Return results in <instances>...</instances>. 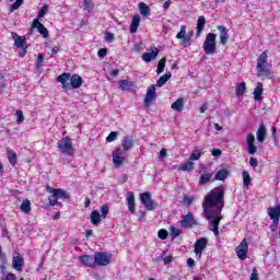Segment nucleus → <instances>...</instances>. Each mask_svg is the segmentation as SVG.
Masks as SVG:
<instances>
[{
  "label": "nucleus",
  "mask_w": 280,
  "mask_h": 280,
  "mask_svg": "<svg viewBox=\"0 0 280 280\" xmlns=\"http://www.w3.org/2000/svg\"><path fill=\"white\" fill-rule=\"evenodd\" d=\"M203 218L209 222V231L218 237L220 235V222L222 220V209H224V188L215 187L208 192L202 201Z\"/></svg>",
  "instance_id": "nucleus-1"
},
{
  "label": "nucleus",
  "mask_w": 280,
  "mask_h": 280,
  "mask_svg": "<svg viewBox=\"0 0 280 280\" xmlns=\"http://www.w3.org/2000/svg\"><path fill=\"white\" fill-rule=\"evenodd\" d=\"M257 77L267 78V80H275V73L268 65V54L266 51L261 52L257 59L256 66Z\"/></svg>",
  "instance_id": "nucleus-2"
},
{
  "label": "nucleus",
  "mask_w": 280,
  "mask_h": 280,
  "mask_svg": "<svg viewBox=\"0 0 280 280\" xmlns=\"http://www.w3.org/2000/svg\"><path fill=\"white\" fill-rule=\"evenodd\" d=\"M59 148V152L61 154H67L68 156H73L75 150L73 149V141H71V138L65 137L59 140L57 143Z\"/></svg>",
  "instance_id": "nucleus-3"
},
{
  "label": "nucleus",
  "mask_w": 280,
  "mask_h": 280,
  "mask_svg": "<svg viewBox=\"0 0 280 280\" xmlns=\"http://www.w3.org/2000/svg\"><path fill=\"white\" fill-rule=\"evenodd\" d=\"M215 38H218V35L214 33H209L206 36L203 42V51L207 54V56H213V54H215V49H218Z\"/></svg>",
  "instance_id": "nucleus-4"
},
{
  "label": "nucleus",
  "mask_w": 280,
  "mask_h": 280,
  "mask_svg": "<svg viewBox=\"0 0 280 280\" xmlns=\"http://www.w3.org/2000/svg\"><path fill=\"white\" fill-rule=\"evenodd\" d=\"M113 260V255L104 252H97L94 254V261L96 266H108Z\"/></svg>",
  "instance_id": "nucleus-5"
},
{
  "label": "nucleus",
  "mask_w": 280,
  "mask_h": 280,
  "mask_svg": "<svg viewBox=\"0 0 280 280\" xmlns=\"http://www.w3.org/2000/svg\"><path fill=\"white\" fill-rule=\"evenodd\" d=\"M140 202L147 209V211H154L156 209V203L152 200L150 192L140 194Z\"/></svg>",
  "instance_id": "nucleus-6"
},
{
  "label": "nucleus",
  "mask_w": 280,
  "mask_h": 280,
  "mask_svg": "<svg viewBox=\"0 0 280 280\" xmlns=\"http://www.w3.org/2000/svg\"><path fill=\"white\" fill-rule=\"evenodd\" d=\"M245 150L250 156L257 154V145H255V135L247 133L245 140Z\"/></svg>",
  "instance_id": "nucleus-7"
},
{
  "label": "nucleus",
  "mask_w": 280,
  "mask_h": 280,
  "mask_svg": "<svg viewBox=\"0 0 280 280\" xmlns=\"http://www.w3.org/2000/svg\"><path fill=\"white\" fill-rule=\"evenodd\" d=\"M182 229H194L198 224V221L194 218L192 212H188L179 222Z\"/></svg>",
  "instance_id": "nucleus-8"
},
{
  "label": "nucleus",
  "mask_w": 280,
  "mask_h": 280,
  "mask_svg": "<svg viewBox=\"0 0 280 280\" xmlns=\"http://www.w3.org/2000/svg\"><path fill=\"white\" fill-rule=\"evenodd\" d=\"M236 255L241 261L246 259V255H248V242L244 238L240 245L236 247Z\"/></svg>",
  "instance_id": "nucleus-9"
},
{
  "label": "nucleus",
  "mask_w": 280,
  "mask_h": 280,
  "mask_svg": "<svg viewBox=\"0 0 280 280\" xmlns=\"http://www.w3.org/2000/svg\"><path fill=\"white\" fill-rule=\"evenodd\" d=\"M12 34V38L14 40V45L15 47H19L20 49H23V55L27 54V42L25 40L24 36H20L16 33H11Z\"/></svg>",
  "instance_id": "nucleus-10"
},
{
  "label": "nucleus",
  "mask_w": 280,
  "mask_h": 280,
  "mask_svg": "<svg viewBox=\"0 0 280 280\" xmlns=\"http://www.w3.org/2000/svg\"><path fill=\"white\" fill-rule=\"evenodd\" d=\"M126 161L124 158V149L118 148L113 152V163L116 167H121Z\"/></svg>",
  "instance_id": "nucleus-11"
},
{
  "label": "nucleus",
  "mask_w": 280,
  "mask_h": 280,
  "mask_svg": "<svg viewBox=\"0 0 280 280\" xmlns=\"http://www.w3.org/2000/svg\"><path fill=\"white\" fill-rule=\"evenodd\" d=\"M154 100H156V88L154 85H151L147 90L144 106L148 108V106L152 105V102H154Z\"/></svg>",
  "instance_id": "nucleus-12"
},
{
  "label": "nucleus",
  "mask_w": 280,
  "mask_h": 280,
  "mask_svg": "<svg viewBox=\"0 0 280 280\" xmlns=\"http://www.w3.org/2000/svg\"><path fill=\"white\" fill-rule=\"evenodd\" d=\"M205 248H207V238L201 237L197 240L195 243V255H197L199 259L202 257V250H205Z\"/></svg>",
  "instance_id": "nucleus-13"
},
{
  "label": "nucleus",
  "mask_w": 280,
  "mask_h": 280,
  "mask_svg": "<svg viewBox=\"0 0 280 280\" xmlns=\"http://www.w3.org/2000/svg\"><path fill=\"white\" fill-rule=\"evenodd\" d=\"M71 74L70 73H62L59 77H57V82H59L62 85V89L66 91L71 89Z\"/></svg>",
  "instance_id": "nucleus-14"
},
{
  "label": "nucleus",
  "mask_w": 280,
  "mask_h": 280,
  "mask_svg": "<svg viewBox=\"0 0 280 280\" xmlns=\"http://www.w3.org/2000/svg\"><path fill=\"white\" fill-rule=\"evenodd\" d=\"M24 264H25V261L21 257V254L14 253L13 259H12V266H13L14 270H18L19 272H21V270H23Z\"/></svg>",
  "instance_id": "nucleus-15"
},
{
  "label": "nucleus",
  "mask_w": 280,
  "mask_h": 280,
  "mask_svg": "<svg viewBox=\"0 0 280 280\" xmlns=\"http://www.w3.org/2000/svg\"><path fill=\"white\" fill-rule=\"evenodd\" d=\"M32 27H35L45 38H49V31H47V27H45V25H43V23H40L38 19H35L33 21Z\"/></svg>",
  "instance_id": "nucleus-16"
},
{
  "label": "nucleus",
  "mask_w": 280,
  "mask_h": 280,
  "mask_svg": "<svg viewBox=\"0 0 280 280\" xmlns=\"http://www.w3.org/2000/svg\"><path fill=\"white\" fill-rule=\"evenodd\" d=\"M156 56H159V48L153 47L150 52H144L142 55V60L144 62H152V60H156Z\"/></svg>",
  "instance_id": "nucleus-17"
},
{
  "label": "nucleus",
  "mask_w": 280,
  "mask_h": 280,
  "mask_svg": "<svg viewBox=\"0 0 280 280\" xmlns=\"http://www.w3.org/2000/svg\"><path fill=\"white\" fill-rule=\"evenodd\" d=\"M268 130L266 129V125L260 124L258 130L256 132V138L258 143H264L266 141V135Z\"/></svg>",
  "instance_id": "nucleus-18"
},
{
  "label": "nucleus",
  "mask_w": 280,
  "mask_h": 280,
  "mask_svg": "<svg viewBox=\"0 0 280 280\" xmlns=\"http://www.w3.org/2000/svg\"><path fill=\"white\" fill-rule=\"evenodd\" d=\"M48 191H54L57 195L58 200H69L71 196L62 188H48Z\"/></svg>",
  "instance_id": "nucleus-19"
},
{
  "label": "nucleus",
  "mask_w": 280,
  "mask_h": 280,
  "mask_svg": "<svg viewBox=\"0 0 280 280\" xmlns=\"http://www.w3.org/2000/svg\"><path fill=\"white\" fill-rule=\"evenodd\" d=\"M127 207L132 214L137 213L135 203V192L132 191H129L127 194Z\"/></svg>",
  "instance_id": "nucleus-20"
},
{
  "label": "nucleus",
  "mask_w": 280,
  "mask_h": 280,
  "mask_svg": "<svg viewBox=\"0 0 280 280\" xmlns=\"http://www.w3.org/2000/svg\"><path fill=\"white\" fill-rule=\"evenodd\" d=\"M267 213H268L270 220H279L280 219V205H277L276 207H269L267 209Z\"/></svg>",
  "instance_id": "nucleus-21"
},
{
  "label": "nucleus",
  "mask_w": 280,
  "mask_h": 280,
  "mask_svg": "<svg viewBox=\"0 0 280 280\" xmlns=\"http://www.w3.org/2000/svg\"><path fill=\"white\" fill-rule=\"evenodd\" d=\"M217 30L220 32V43L221 45H226L229 43V33L226 32V28L222 25L217 26Z\"/></svg>",
  "instance_id": "nucleus-22"
},
{
  "label": "nucleus",
  "mask_w": 280,
  "mask_h": 280,
  "mask_svg": "<svg viewBox=\"0 0 280 280\" xmlns=\"http://www.w3.org/2000/svg\"><path fill=\"white\" fill-rule=\"evenodd\" d=\"M140 24H141V16L140 15H133V18L131 20V25H130L131 34H137V30H139Z\"/></svg>",
  "instance_id": "nucleus-23"
},
{
  "label": "nucleus",
  "mask_w": 280,
  "mask_h": 280,
  "mask_svg": "<svg viewBox=\"0 0 280 280\" xmlns=\"http://www.w3.org/2000/svg\"><path fill=\"white\" fill-rule=\"evenodd\" d=\"M261 95H264V83L258 82L254 90L255 102H259L261 100Z\"/></svg>",
  "instance_id": "nucleus-24"
},
{
  "label": "nucleus",
  "mask_w": 280,
  "mask_h": 280,
  "mask_svg": "<svg viewBox=\"0 0 280 280\" xmlns=\"http://www.w3.org/2000/svg\"><path fill=\"white\" fill-rule=\"evenodd\" d=\"M70 86L72 89H80L82 86V77L78 74L70 75Z\"/></svg>",
  "instance_id": "nucleus-25"
},
{
  "label": "nucleus",
  "mask_w": 280,
  "mask_h": 280,
  "mask_svg": "<svg viewBox=\"0 0 280 280\" xmlns=\"http://www.w3.org/2000/svg\"><path fill=\"white\" fill-rule=\"evenodd\" d=\"M90 220L94 226H97L98 224H102V214H100V211L93 210L90 215Z\"/></svg>",
  "instance_id": "nucleus-26"
},
{
  "label": "nucleus",
  "mask_w": 280,
  "mask_h": 280,
  "mask_svg": "<svg viewBox=\"0 0 280 280\" xmlns=\"http://www.w3.org/2000/svg\"><path fill=\"white\" fill-rule=\"evenodd\" d=\"M205 25H207V19H205V15H201L197 20V36H200L202 34Z\"/></svg>",
  "instance_id": "nucleus-27"
},
{
  "label": "nucleus",
  "mask_w": 280,
  "mask_h": 280,
  "mask_svg": "<svg viewBox=\"0 0 280 280\" xmlns=\"http://www.w3.org/2000/svg\"><path fill=\"white\" fill-rule=\"evenodd\" d=\"M7 156H8V159H9V163H10L11 165H13V166L16 165V163H18V158H16V152H14V150L8 148V149H7Z\"/></svg>",
  "instance_id": "nucleus-28"
},
{
  "label": "nucleus",
  "mask_w": 280,
  "mask_h": 280,
  "mask_svg": "<svg viewBox=\"0 0 280 280\" xmlns=\"http://www.w3.org/2000/svg\"><path fill=\"white\" fill-rule=\"evenodd\" d=\"M185 107V101L183 98H178L176 102H174L171 106L173 110H176V113H180L183 108Z\"/></svg>",
  "instance_id": "nucleus-29"
},
{
  "label": "nucleus",
  "mask_w": 280,
  "mask_h": 280,
  "mask_svg": "<svg viewBox=\"0 0 280 280\" xmlns=\"http://www.w3.org/2000/svg\"><path fill=\"white\" fill-rule=\"evenodd\" d=\"M23 213H30L32 211V202L28 199H24L20 206Z\"/></svg>",
  "instance_id": "nucleus-30"
},
{
  "label": "nucleus",
  "mask_w": 280,
  "mask_h": 280,
  "mask_svg": "<svg viewBox=\"0 0 280 280\" xmlns=\"http://www.w3.org/2000/svg\"><path fill=\"white\" fill-rule=\"evenodd\" d=\"M229 177V170L228 168H221L218 171L215 175V180H226Z\"/></svg>",
  "instance_id": "nucleus-31"
},
{
  "label": "nucleus",
  "mask_w": 280,
  "mask_h": 280,
  "mask_svg": "<svg viewBox=\"0 0 280 280\" xmlns=\"http://www.w3.org/2000/svg\"><path fill=\"white\" fill-rule=\"evenodd\" d=\"M172 78V72H166L164 75H162L158 82H156V86L161 88L164 86V84L167 83V80H170Z\"/></svg>",
  "instance_id": "nucleus-32"
},
{
  "label": "nucleus",
  "mask_w": 280,
  "mask_h": 280,
  "mask_svg": "<svg viewBox=\"0 0 280 280\" xmlns=\"http://www.w3.org/2000/svg\"><path fill=\"white\" fill-rule=\"evenodd\" d=\"M133 145L135 143L132 142V139H130V137H127L122 140V150H125V152L132 150Z\"/></svg>",
  "instance_id": "nucleus-33"
},
{
  "label": "nucleus",
  "mask_w": 280,
  "mask_h": 280,
  "mask_svg": "<svg viewBox=\"0 0 280 280\" xmlns=\"http://www.w3.org/2000/svg\"><path fill=\"white\" fill-rule=\"evenodd\" d=\"M80 261L84 264V266H88L89 268H93V257L89 255H83L79 257Z\"/></svg>",
  "instance_id": "nucleus-34"
},
{
  "label": "nucleus",
  "mask_w": 280,
  "mask_h": 280,
  "mask_svg": "<svg viewBox=\"0 0 280 280\" xmlns=\"http://www.w3.org/2000/svg\"><path fill=\"white\" fill-rule=\"evenodd\" d=\"M138 7L142 16H150V7L148 4L140 2Z\"/></svg>",
  "instance_id": "nucleus-35"
},
{
  "label": "nucleus",
  "mask_w": 280,
  "mask_h": 280,
  "mask_svg": "<svg viewBox=\"0 0 280 280\" xmlns=\"http://www.w3.org/2000/svg\"><path fill=\"white\" fill-rule=\"evenodd\" d=\"M245 91H246V83L245 82L238 83L235 90L236 97H242Z\"/></svg>",
  "instance_id": "nucleus-36"
},
{
  "label": "nucleus",
  "mask_w": 280,
  "mask_h": 280,
  "mask_svg": "<svg viewBox=\"0 0 280 280\" xmlns=\"http://www.w3.org/2000/svg\"><path fill=\"white\" fill-rule=\"evenodd\" d=\"M121 91H130V89H132V82L128 81V80H120L118 82Z\"/></svg>",
  "instance_id": "nucleus-37"
},
{
  "label": "nucleus",
  "mask_w": 280,
  "mask_h": 280,
  "mask_svg": "<svg viewBox=\"0 0 280 280\" xmlns=\"http://www.w3.org/2000/svg\"><path fill=\"white\" fill-rule=\"evenodd\" d=\"M195 165L196 164L190 160V161L182 164L180 170H182V172H191V170H194Z\"/></svg>",
  "instance_id": "nucleus-38"
},
{
  "label": "nucleus",
  "mask_w": 280,
  "mask_h": 280,
  "mask_svg": "<svg viewBox=\"0 0 280 280\" xmlns=\"http://www.w3.org/2000/svg\"><path fill=\"white\" fill-rule=\"evenodd\" d=\"M250 174L246 171L243 172V185L244 187H248L252 183Z\"/></svg>",
  "instance_id": "nucleus-39"
},
{
  "label": "nucleus",
  "mask_w": 280,
  "mask_h": 280,
  "mask_svg": "<svg viewBox=\"0 0 280 280\" xmlns=\"http://www.w3.org/2000/svg\"><path fill=\"white\" fill-rule=\"evenodd\" d=\"M202 156V149L197 150L190 154L189 161H200V158Z\"/></svg>",
  "instance_id": "nucleus-40"
},
{
  "label": "nucleus",
  "mask_w": 280,
  "mask_h": 280,
  "mask_svg": "<svg viewBox=\"0 0 280 280\" xmlns=\"http://www.w3.org/2000/svg\"><path fill=\"white\" fill-rule=\"evenodd\" d=\"M212 177H213V174H209V173L201 175L199 185H207V183H209Z\"/></svg>",
  "instance_id": "nucleus-41"
},
{
  "label": "nucleus",
  "mask_w": 280,
  "mask_h": 280,
  "mask_svg": "<svg viewBox=\"0 0 280 280\" xmlns=\"http://www.w3.org/2000/svg\"><path fill=\"white\" fill-rule=\"evenodd\" d=\"M165 62H166V59L165 58H162L159 63H158V69H156V73L158 75L163 73V71H165Z\"/></svg>",
  "instance_id": "nucleus-42"
},
{
  "label": "nucleus",
  "mask_w": 280,
  "mask_h": 280,
  "mask_svg": "<svg viewBox=\"0 0 280 280\" xmlns=\"http://www.w3.org/2000/svg\"><path fill=\"white\" fill-rule=\"evenodd\" d=\"M187 36V26L182 25L180 31L177 33L176 38L180 40L182 38H185Z\"/></svg>",
  "instance_id": "nucleus-43"
},
{
  "label": "nucleus",
  "mask_w": 280,
  "mask_h": 280,
  "mask_svg": "<svg viewBox=\"0 0 280 280\" xmlns=\"http://www.w3.org/2000/svg\"><path fill=\"white\" fill-rule=\"evenodd\" d=\"M49 192L52 194V196L48 198L49 205L50 207H56V205H58V196L56 195L55 191H49Z\"/></svg>",
  "instance_id": "nucleus-44"
},
{
  "label": "nucleus",
  "mask_w": 280,
  "mask_h": 280,
  "mask_svg": "<svg viewBox=\"0 0 280 280\" xmlns=\"http://www.w3.org/2000/svg\"><path fill=\"white\" fill-rule=\"evenodd\" d=\"M170 231H171V235L173 237H178V235H180V233H183V230L182 229H178L176 226H171L170 228Z\"/></svg>",
  "instance_id": "nucleus-45"
},
{
  "label": "nucleus",
  "mask_w": 280,
  "mask_h": 280,
  "mask_svg": "<svg viewBox=\"0 0 280 280\" xmlns=\"http://www.w3.org/2000/svg\"><path fill=\"white\" fill-rule=\"evenodd\" d=\"M180 45L184 47H189L190 43H191V36L186 35L185 37H182L180 39Z\"/></svg>",
  "instance_id": "nucleus-46"
},
{
  "label": "nucleus",
  "mask_w": 280,
  "mask_h": 280,
  "mask_svg": "<svg viewBox=\"0 0 280 280\" xmlns=\"http://www.w3.org/2000/svg\"><path fill=\"white\" fill-rule=\"evenodd\" d=\"M21 5H23V0H15V2L10 8V12H14V10H19Z\"/></svg>",
  "instance_id": "nucleus-47"
},
{
  "label": "nucleus",
  "mask_w": 280,
  "mask_h": 280,
  "mask_svg": "<svg viewBox=\"0 0 280 280\" xmlns=\"http://www.w3.org/2000/svg\"><path fill=\"white\" fill-rule=\"evenodd\" d=\"M48 10L49 8L47 5L42 7L40 10L38 11L37 19H43L45 14H47Z\"/></svg>",
  "instance_id": "nucleus-48"
},
{
  "label": "nucleus",
  "mask_w": 280,
  "mask_h": 280,
  "mask_svg": "<svg viewBox=\"0 0 280 280\" xmlns=\"http://www.w3.org/2000/svg\"><path fill=\"white\" fill-rule=\"evenodd\" d=\"M15 115L18 117L16 124H23V121H25V116H23V110L19 109Z\"/></svg>",
  "instance_id": "nucleus-49"
},
{
  "label": "nucleus",
  "mask_w": 280,
  "mask_h": 280,
  "mask_svg": "<svg viewBox=\"0 0 280 280\" xmlns=\"http://www.w3.org/2000/svg\"><path fill=\"white\" fill-rule=\"evenodd\" d=\"M167 235H168V233H167V230H165V229H162L158 232V237L160 240H167Z\"/></svg>",
  "instance_id": "nucleus-50"
},
{
  "label": "nucleus",
  "mask_w": 280,
  "mask_h": 280,
  "mask_svg": "<svg viewBox=\"0 0 280 280\" xmlns=\"http://www.w3.org/2000/svg\"><path fill=\"white\" fill-rule=\"evenodd\" d=\"M117 139V132L116 131H112L107 138L106 141L107 143H113V141H115Z\"/></svg>",
  "instance_id": "nucleus-51"
},
{
  "label": "nucleus",
  "mask_w": 280,
  "mask_h": 280,
  "mask_svg": "<svg viewBox=\"0 0 280 280\" xmlns=\"http://www.w3.org/2000/svg\"><path fill=\"white\" fill-rule=\"evenodd\" d=\"M101 213H102L101 217L103 218V220H106V217L108 215V206H102Z\"/></svg>",
  "instance_id": "nucleus-52"
},
{
  "label": "nucleus",
  "mask_w": 280,
  "mask_h": 280,
  "mask_svg": "<svg viewBox=\"0 0 280 280\" xmlns=\"http://www.w3.org/2000/svg\"><path fill=\"white\" fill-rule=\"evenodd\" d=\"M249 280H259V273L257 272V268H253Z\"/></svg>",
  "instance_id": "nucleus-53"
},
{
  "label": "nucleus",
  "mask_w": 280,
  "mask_h": 280,
  "mask_svg": "<svg viewBox=\"0 0 280 280\" xmlns=\"http://www.w3.org/2000/svg\"><path fill=\"white\" fill-rule=\"evenodd\" d=\"M1 280H16V275L14 273H5Z\"/></svg>",
  "instance_id": "nucleus-54"
},
{
  "label": "nucleus",
  "mask_w": 280,
  "mask_h": 280,
  "mask_svg": "<svg viewBox=\"0 0 280 280\" xmlns=\"http://www.w3.org/2000/svg\"><path fill=\"white\" fill-rule=\"evenodd\" d=\"M271 224H270V230L272 232L277 231V229H279V220H271Z\"/></svg>",
  "instance_id": "nucleus-55"
},
{
  "label": "nucleus",
  "mask_w": 280,
  "mask_h": 280,
  "mask_svg": "<svg viewBox=\"0 0 280 280\" xmlns=\"http://www.w3.org/2000/svg\"><path fill=\"white\" fill-rule=\"evenodd\" d=\"M43 62H45V57L43 56V54H39L37 57V68L40 69V67H43Z\"/></svg>",
  "instance_id": "nucleus-56"
},
{
  "label": "nucleus",
  "mask_w": 280,
  "mask_h": 280,
  "mask_svg": "<svg viewBox=\"0 0 280 280\" xmlns=\"http://www.w3.org/2000/svg\"><path fill=\"white\" fill-rule=\"evenodd\" d=\"M108 54V49L101 48L97 52L98 58H106V55Z\"/></svg>",
  "instance_id": "nucleus-57"
},
{
  "label": "nucleus",
  "mask_w": 280,
  "mask_h": 280,
  "mask_svg": "<svg viewBox=\"0 0 280 280\" xmlns=\"http://www.w3.org/2000/svg\"><path fill=\"white\" fill-rule=\"evenodd\" d=\"M105 40H107V43H113V40H115V35L113 33H106Z\"/></svg>",
  "instance_id": "nucleus-58"
},
{
  "label": "nucleus",
  "mask_w": 280,
  "mask_h": 280,
  "mask_svg": "<svg viewBox=\"0 0 280 280\" xmlns=\"http://www.w3.org/2000/svg\"><path fill=\"white\" fill-rule=\"evenodd\" d=\"M191 202H194V197H189V196L184 197V205H187V207H189Z\"/></svg>",
  "instance_id": "nucleus-59"
},
{
  "label": "nucleus",
  "mask_w": 280,
  "mask_h": 280,
  "mask_svg": "<svg viewBox=\"0 0 280 280\" xmlns=\"http://www.w3.org/2000/svg\"><path fill=\"white\" fill-rule=\"evenodd\" d=\"M249 165H250L252 167H257V165H259V162L257 161V159L250 158V159H249Z\"/></svg>",
  "instance_id": "nucleus-60"
},
{
  "label": "nucleus",
  "mask_w": 280,
  "mask_h": 280,
  "mask_svg": "<svg viewBox=\"0 0 280 280\" xmlns=\"http://www.w3.org/2000/svg\"><path fill=\"white\" fill-rule=\"evenodd\" d=\"M212 156H222V150L220 149H214L211 152Z\"/></svg>",
  "instance_id": "nucleus-61"
},
{
  "label": "nucleus",
  "mask_w": 280,
  "mask_h": 280,
  "mask_svg": "<svg viewBox=\"0 0 280 280\" xmlns=\"http://www.w3.org/2000/svg\"><path fill=\"white\" fill-rule=\"evenodd\" d=\"M187 266L188 268H194V266H196V260H194V258H188Z\"/></svg>",
  "instance_id": "nucleus-62"
},
{
  "label": "nucleus",
  "mask_w": 280,
  "mask_h": 280,
  "mask_svg": "<svg viewBox=\"0 0 280 280\" xmlns=\"http://www.w3.org/2000/svg\"><path fill=\"white\" fill-rule=\"evenodd\" d=\"M172 256H166L163 258L164 266H168V264H172Z\"/></svg>",
  "instance_id": "nucleus-63"
},
{
  "label": "nucleus",
  "mask_w": 280,
  "mask_h": 280,
  "mask_svg": "<svg viewBox=\"0 0 280 280\" xmlns=\"http://www.w3.org/2000/svg\"><path fill=\"white\" fill-rule=\"evenodd\" d=\"M165 156H167V150L162 149V150L160 151V158H161V159H165Z\"/></svg>",
  "instance_id": "nucleus-64"
}]
</instances>
